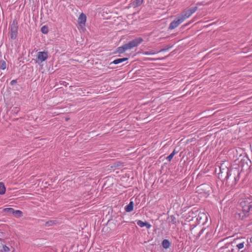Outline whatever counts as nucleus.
Returning <instances> with one entry per match:
<instances>
[{"label": "nucleus", "instance_id": "obj_1", "mask_svg": "<svg viewBox=\"0 0 252 252\" xmlns=\"http://www.w3.org/2000/svg\"><path fill=\"white\" fill-rule=\"evenodd\" d=\"M242 212L238 214L241 220H252V199L245 198L240 203Z\"/></svg>", "mask_w": 252, "mask_h": 252}, {"label": "nucleus", "instance_id": "obj_2", "mask_svg": "<svg viewBox=\"0 0 252 252\" xmlns=\"http://www.w3.org/2000/svg\"><path fill=\"white\" fill-rule=\"evenodd\" d=\"M143 41L141 37L136 38L127 43L125 44L122 46L117 48L116 53L118 54H123L127 50H131V49L138 46Z\"/></svg>", "mask_w": 252, "mask_h": 252}, {"label": "nucleus", "instance_id": "obj_3", "mask_svg": "<svg viewBox=\"0 0 252 252\" xmlns=\"http://www.w3.org/2000/svg\"><path fill=\"white\" fill-rule=\"evenodd\" d=\"M48 58V53L47 52H38L37 54L36 63H40L46 61Z\"/></svg>", "mask_w": 252, "mask_h": 252}, {"label": "nucleus", "instance_id": "obj_4", "mask_svg": "<svg viewBox=\"0 0 252 252\" xmlns=\"http://www.w3.org/2000/svg\"><path fill=\"white\" fill-rule=\"evenodd\" d=\"M208 216L204 212H200L197 217V220L199 224H204L207 221Z\"/></svg>", "mask_w": 252, "mask_h": 252}, {"label": "nucleus", "instance_id": "obj_5", "mask_svg": "<svg viewBox=\"0 0 252 252\" xmlns=\"http://www.w3.org/2000/svg\"><path fill=\"white\" fill-rule=\"evenodd\" d=\"M87 17L85 14L81 13L78 19V24L81 29H84L85 26Z\"/></svg>", "mask_w": 252, "mask_h": 252}, {"label": "nucleus", "instance_id": "obj_6", "mask_svg": "<svg viewBox=\"0 0 252 252\" xmlns=\"http://www.w3.org/2000/svg\"><path fill=\"white\" fill-rule=\"evenodd\" d=\"M198 7L197 6L192 7L186 11H185L182 15L184 16L185 18L186 19L191 16L194 13H195L197 10Z\"/></svg>", "mask_w": 252, "mask_h": 252}, {"label": "nucleus", "instance_id": "obj_7", "mask_svg": "<svg viewBox=\"0 0 252 252\" xmlns=\"http://www.w3.org/2000/svg\"><path fill=\"white\" fill-rule=\"evenodd\" d=\"M186 19L184 17V16L182 15H180L178 17H176V19L174 20V28L178 26L180 24L183 23Z\"/></svg>", "mask_w": 252, "mask_h": 252}, {"label": "nucleus", "instance_id": "obj_8", "mask_svg": "<svg viewBox=\"0 0 252 252\" xmlns=\"http://www.w3.org/2000/svg\"><path fill=\"white\" fill-rule=\"evenodd\" d=\"M137 224L140 227H146L147 229H150L152 225L151 224L148 223V222H144L141 220H139L137 221Z\"/></svg>", "mask_w": 252, "mask_h": 252}, {"label": "nucleus", "instance_id": "obj_9", "mask_svg": "<svg viewBox=\"0 0 252 252\" xmlns=\"http://www.w3.org/2000/svg\"><path fill=\"white\" fill-rule=\"evenodd\" d=\"M18 33L17 28L16 27H12L10 31V37L12 39H15L17 37Z\"/></svg>", "mask_w": 252, "mask_h": 252}, {"label": "nucleus", "instance_id": "obj_10", "mask_svg": "<svg viewBox=\"0 0 252 252\" xmlns=\"http://www.w3.org/2000/svg\"><path fill=\"white\" fill-rule=\"evenodd\" d=\"M128 60L127 58H119L115 60L112 62H111L110 63V65H111L112 63L117 64L120 63H122L124 62H125Z\"/></svg>", "mask_w": 252, "mask_h": 252}, {"label": "nucleus", "instance_id": "obj_11", "mask_svg": "<svg viewBox=\"0 0 252 252\" xmlns=\"http://www.w3.org/2000/svg\"><path fill=\"white\" fill-rule=\"evenodd\" d=\"M133 209V202L131 201L128 205L126 206L125 210L127 212H130Z\"/></svg>", "mask_w": 252, "mask_h": 252}, {"label": "nucleus", "instance_id": "obj_12", "mask_svg": "<svg viewBox=\"0 0 252 252\" xmlns=\"http://www.w3.org/2000/svg\"><path fill=\"white\" fill-rule=\"evenodd\" d=\"M14 209L12 208H5L3 209L2 212L7 213V215L13 214Z\"/></svg>", "mask_w": 252, "mask_h": 252}, {"label": "nucleus", "instance_id": "obj_13", "mask_svg": "<svg viewBox=\"0 0 252 252\" xmlns=\"http://www.w3.org/2000/svg\"><path fill=\"white\" fill-rule=\"evenodd\" d=\"M6 191V188L4 184L2 182H0V194H3L5 193Z\"/></svg>", "mask_w": 252, "mask_h": 252}, {"label": "nucleus", "instance_id": "obj_14", "mask_svg": "<svg viewBox=\"0 0 252 252\" xmlns=\"http://www.w3.org/2000/svg\"><path fill=\"white\" fill-rule=\"evenodd\" d=\"M13 215L16 218H20L23 216V212L20 210H14Z\"/></svg>", "mask_w": 252, "mask_h": 252}, {"label": "nucleus", "instance_id": "obj_15", "mask_svg": "<svg viewBox=\"0 0 252 252\" xmlns=\"http://www.w3.org/2000/svg\"><path fill=\"white\" fill-rule=\"evenodd\" d=\"M162 246L165 249L168 248L170 246V243L167 239H164L162 243Z\"/></svg>", "mask_w": 252, "mask_h": 252}, {"label": "nucleus", "instance_id": "obj_16", "mask_svg": "<svg viewBox=\"0 0 252 252\" xmlns=\"http://www.w3.org/2000/svg\"><path fill=\"white\" fill-rule=\"evenodd\" d=\"M219 252H232L228 248L225 246L220 249Z\"/></svg>", "mask_w": 252, "mask_h": 252}, {"label": "nucleus", "instance_id": "obj_17", "mask_svg": "<svg viewBox=\"0 0 252 252\" xmlns=\"http://www.w3.org/2000/svg\"><path fill=\"white\" fill-rule=\"evenodd\" d=\"M6 68V62L4 61H0V68L4 70Z\"/></svg>", "mask_w": 252, "mask_h": 252}, {"label": "nucleus", "instance_id": "obj_18", "mask_svg": "<svg viewBox=\"0 0 252 252\" xmlns=\"http://www.w3.org/2000/svg\"><path fill=\"white\" fill-rule=\"evenodd\" d=\"M143 2V0H135L133 2V5L134 6H138L140 5Z\"/></svg>", "mask_w": 252, "mask_h": 252}, {"label": "nucleus", "instance_id": "obj_19", "mask_svg": "<svg viewBox=\"0 0 252 252\" xmlns=\"http://www.w3.org/2000/svg\"><path fill=\"white\" fill-rule=\"evenodd\" d=\"M41 31L43 33L46 34L48 32V30L47 27L43 26L41 28Z\"/></svg>", "mask_w": 252, "mask_h": 252}, {"label": "nucleus", "instance_id": "obj_20", "mask_svg": "<svg viewBox=\"0 0 252 252\" xmlns=\"http://www.w3.org/2000/svg\"><path fill=\"white\" fill-rule=\"evenodd\" d=\"M245 242H242L237 245L236 247L239 250L243 249L244 247Z\"/></svg>", "mask_w": 252, "mask_h": 252}, {"label": "nucleus", "instance_id": "obj_21", "mask_svg": "<svg viewBox=\"0 0 252 252\" xmlns=\"http://www.w3.org/2000/svg\"><path fill=\"white\" fill-rule=\"evenodd\" d=\"M2 251L4 252H8L10 251V248L6 245H3Z\"/></svg>", "mask_w": 252, "mask_h": 252}, {"label": "nucleus", "instance_id": "obj_22", "mask_svg": "<svg viewBox=\"0 0 252 252\" xmlns=\"http://www.w3.org/2000/svg\"><path fill=\"white\" fill-rule=\"evenodd\" d=\"M173 157V152H172L170 155L169 156H168L167 157V159L168 160V161H171V159H172Z\"/></svg>", "mask_w": 252, "mask_h": 252}, {"label": "nucleus", "instance_id": "obj_23", "mask_svg": "<svg viewBox=\"0 0 252 252\" xmlns=\"http://www.w3.org/2000/svg\"><path fill=\"white\" fill-rule=\"evenodd\" d=\"M13 111H14V112L17 113V112H18L20 111V108L19 107H14L13 108Z\"/></svg>", "mask_w": 252, "mask_h": 252}, {"label": "nucleus", "instance_id": "obj_24", "mask_svg": "<svg viewBox=\"0 0 252 252\" xmlns=\"http://www.w3.org/2000/svg\"><path fill=\"white\" fill-rule=\"evenodd\" d=\"M229 178V174L228 170H227V175L225 177V179L226 180V181H227L228 180Z\"/></svg>", "mask_w": 252, "mask_h": 252}, {"label": "nucleus", "instance_id": "obj_25", "mask_svg": "<svg viewBox=\"0 0 252 252\" xmlns=\"http://www.w3.org/2000/svg\"><path fill=\"white\" fill-rule=\"evenodd\" d=\"M169 29H173V22H171L169 25Z\"/></svg>", "mask_w": 252, "mask_h": 252}, {"label": "nucleus", "instance_id": "obj_26", "mask_svg": "<svg viewBox=\"0 0 252 252\" xmlns=\"http://www.w3.org/2000/svg\"><path fill=\"white\" fill-rule=\"evenodd\" d=\"M197 191H199L201 189H202V186H200L197 187Z\"/></svg>", "mask_w": 252, "mask_h": 252}, {"label": "nucleus", "instance_id": "obj_27", "mask_svg": "<svg viewBox=\"0 0 252 252\" xmlns=\"http://www.w3.org/2000/svg\"><path fill=\"white\" fill-rule=\"evenodd\" d=\"M16 80H13L12 81H11V84L12 85H13V84H14V83H16Z\"/></svg>", "mask_w": 252, "mask_h": 252}, {"label": "nucleus", "instance_id": "obj_28", "mask_svg": "<svg viewBox=\"0 0 252 252\" xmlns=\"http://www.w3.org/2000/svg\"><path fill=\"white\" fill-rule=\"evenodd\" d=\"M69 119V118H65V121H67Z\"/></svg>", "mask_w": 252, "mask_h": 252}, {"label": "nucleus", "instance_id": "obj_29", "mask_svg": "<svg viewBox=\"0 0 252 252\" xmlns=\"http://www.w3.org/2000/svg\"><path fill=\"white\" fill-rule=\"evenodd\" d=\"M145 55H149V54H150V53H149L148 52H146V53H145Z\"/></svg>", "mask_w": 252, "mask_h": 252}, {"label": "nucleus", "instance_id": "obj_30", "mask_svg": "<svg viewBox=\"0 0 252 252\" xmlns=\"http://www.w3.org/2000/svg\"><path fill=\"white\" fill-rule=\"evenodd\" d=\"M0 240H1V239L0 238Z\"/></svg>", "mask_w": 252, "mask_h": 252}]
</instances>
